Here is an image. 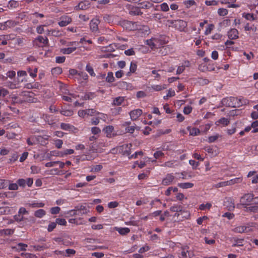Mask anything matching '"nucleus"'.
Here are the masks:
<instances>
[{
  "instance_id": "1",
  "label": "nucleus",
  "mask_w": 258,
  "mask_h": 258,
  "mask_svg": "<svg viewBox=\"0 0 258 258\" xmlns=\"http://www.w3.org/2000/svg\"><path fill=\"white\" fill-rule=\"evenodd\" d=\"M168 42V38L165 35H160L147 40L146 44L151 48L153 49L160 47Z\"/></svg>"
},
{
  "instance_id": "2",
  "label": "nucleus",
  "mask_w": 258,
  "mask_h": 258,
  "mask_svg": "<svg viewBox=\"0 0 258 258\" xmlns=\"http://www.w3.org/2000/svg\"><path fill=\"white\" fill-rule=\"evenodd\" d=\"M221 103L224 106L237 107L242 105L243 104H246V101L244 100L243 98H238L230 97L223 98L221 101Z\"/></svg>"
},
{
  "instance_id": "3",
  "label": "nucleus",
  "mask_w": 258,
  "mask_h": 258,
  "mask_svg": "<svg viewBox=\"0 0 258 258\" xmlns=\"http://www.w3.org/2000/svg\"><path fill=\"white\" fill-rule=\"evenodd\" d=\"M30 93L29 92L23 91L20 94V95L24 97H28V98H25L23 100L18 99V97L15 95H12L11 98L12 100L16 103H22L23 102H33L34 98L30 96Z\"/></svg>"
},
{
  "instance_id": "4",
  "label": "nucleus",
  "mask_w": 258,
  "mask_h": 258,
  "mask_svg": "<svg viewBox=\"0 0 258 258\" xmlns=\"http://www.w3.org/2000/svg\"><path fill=\"white\" fill-rule=\"evenodd\" d=\"M48 39L46 37L38 36L34 40L35 45L39 47H44L48 45Z\"/></svg>"
},
{
  "instance_id": "5",
  "label": "nucleus",
  "mask_w": 258,
  "mask_h": 258,
  "mask_svg": "<svg viewBox=\"0 0 258 258\" xmlns=\"http://www.w3.org/2000/svg\"><path fill=\"white\" fill-rule=\"evenodd\" d=\"M254 199L253 195L252 194H246L244 195L240 200V204L243 206H248Z\"/></svg>"
},
{
  "instance_id": "6",
  "label": "nucleus",
  "mask_w": 258,
  "mask_h": 258,
  "mask_svg": "<svg viewBox=\"0 0 258 258\" xmlns=\"http://www.w3.org/2000/svg\"><path fill=\"white\" fill-rule=\"evenodd\" d=\"M131 122L130 121H124L121 124V126L125 128V131L126 133L130 134H133L136 128L139 130V127H136V125L131 126Z\"/></svg>"
},
{
  "instance_id": "7",
  "label": "nucleus",
  "mask_w": 258,
  "mask_h": 258,
  "mask_svg": "<svg viewBox=\"0 0 258 258\" xmlns=\"http://www.w3.org/2000/svg\"><path fill=\"white\" fill-rule=\"evenodd\" d=\"M78 115L81 117H85L87 116H93L96 114V111L93 109H88L85 110H80L78 111Z\"/></svg>"
},
{
  "instance_id": "8",
  "label": "nucleus",
  "mask_w": 258,
  "mask_h": 258,
  "mask_svg": "<svg viewBox=\"0 0 258 258\" xmlns=\"http://www.w3.org/2000/svg\"><path fill=\"white\" fill-rule=\"evenodd\" d=\"M60 128L62 130L73 133H76L78 132V129L76 127L68 123H61Z\"/></svg>"
},
{
  "instance_id": "9",
  "label": "nucleus",
  "mask_w": 258,
  "mask_h": 258,
  "mask_svg": "<svg viewBox=\"0 0 258 258\" xmlns=\"http://www.w3.org/2000/svg\"><path fill=\"white\" fill-rule=\"evenodd\" d=\"M142 110L136 109L131 111L129 114L131 120H136L142 115Z\"/></svg>"
},
{
  "instance_id": "10",
  "label": "nucleus",
  "mask_w": 258,
  "mask_h": 258,
  "mask_svg": "<svg viewBox=\"0 0 258 258\" xmlns=\"http://www.w3.org/2000/svg\"><path fill=\"white\" fill-rule=\"evenodd\" d=\"M72 22L71 17L68 16H62L60 18V21L58 22V25L60 27H64L70 24Z\"/></svg>"
},
{
  "instance_id": "11",
  "label": "nucleus",
  "mask_w": 258,
  "mask_h": 258,
  "mask_svg": "<svg viewBox=\"0 0 258 258\" xmlns=\"http://www.w3.org/2000/svg\"><path fill=\"white\" fill-rule=\"evenodd\" d=\"M174 26L175 28L180 31H183L187 26L185 21L182 20H177L174 22Z\"/></svg>"
},
{
  "instance_id": "12",
  "label": "nucleus",
  "mask_w": 258,
  "mask_h": 258,
  "mask_svg": "<svg viewBox=\"0 0 258 258\" xmlns=\"http://www.w3.org/2000/svg\"><path fill=\"white\" fill-rule=\"evenodd\" d=\"M224 206H226L229 211H232L235 208L234 200L232 198H226L224 201Z\"/></svg>"
},
{
  "instance_id": "13",
  "label": "nucleus",
  "mask_w": 258,
  "mask_h": 258,
  "mask_svg": "<svg viewBox=\"0 0 258 258\" xmlns=\"http://www.w3.org/2000/svg\"><path fill=\"white\" fill-rule=\"evenodd\" d=\"M103 131L106 134L107 138H111L115 135L113 133L114 127L112 125H107L103 129Z\"/></svg>"
},
{
  "instance_id": "14",
  "label": "nucleus",
  "mask_w": 258,
  "mask_h": 258,
  "mask_svg": "<svg viewBox=\"0 0 258 258\" xmlns=\"http://www.w3.org/2000/svg\"><path fill=\"white\" fill-rule=\"evenodd\" d=\"M100 23L99 19L97 18L93 19L90 23V27L92 32H96L98 30V25Z\"/></svg>"
},
{
  "instance_id": "15",
  "label": "nucleus",
  "mask_w": 258,
  "mask_h": 258,
  "mask_svg": "<svg viewBox=\"0 0 258 258\" xmlns=\"http://www.w3.org/2000/svg\"><path fill=\"white\" fill-rule=\"evenodd\" d=\"M90 6V3L87 1H84L80 2L77 6L75 7L76 10H86Z\"/></svg>"
},
{
  "instance_id": "16",
  "label": "nucleus",
  "mask_w": 258,
  "mask_h": 258,
  "mask_svg": "<svg viewBox=\"0 0 258 258\" xmlns=\"http://www.w3.org/2000/svg\"><path fill=\"white\" fill-rule=\"evenodd\" d=\"M238 30L233 28L228 31L227 36L230 39H236L238 38Z\"/></svg>"
},
{
  "instance_id": "17",
  "label": "nucleus",
  "mask_w": 258,
  "mask_h": 258,
  "mask_svg": "<svg viewBox=\"0 0 258 258\" xmlns=\"http://www.w3.org/2000/svg\"><path fill=\"white\" fill-rule=\"evenodd\" d=\"M41 85L38 82L29 83L25 85L24 87L28 89H40L41 88Z\"/></svg>"
},
{
  "instance_id": "18",
  "label": "nucleus",
  "mask_w": 258,
  "mask_h": 258,
  "mask_svg": "<svg viewBox=\"0 0 258 258\" xmlns=\"http://www.w3.org/2000/svg\"><path fill=\"white\" fill-rule=\"evenodd\" d=\"M13 39L14 38H12L10 35H0V45H6L8 40Z\"/></svg>"
},
{
  "instance_id": "19",
  "label": "nucleus",
  "mask_w": 258,
  "mask_h": 258,
  "mask_svg": "<svg viewBox=\"0 0 258 258\" xmlns=\"http://www.w3.org/2000/svg\"><path fill=\"white\" fill-rule=\"evenodd\" d=\"M115 230L117 231L120 235H125L130 232V229L127 227H114Z\"/></svg>"
},
{
  "instance_id": "20",
  "label": "nucleus",
  "mask_w": 258,
  "mask_h": 258,
  "mask_svg": "<svg viewBox=\"0 0 258 258\" xmlns=\"http://www.w3.org/2000/svg\"><path fill=\"white\" fill-rule=\"evenodd\" d=\"M174 179L173 176L168 174L162 180L163 184L167 185L171 183Z\"/></svg>"
},
{
  "instance_id": "21",
  "label": "nucleus",
  "mask_w": 258,
  "mask_h": 258,
  "mask_svg": "<svg viewBox=\"0 0 258 258\" xmlns=\"http://www.w3.org/2000/svg\"><path fill=\"white\" fill-rule=\"evenodd\" d=\"M76 49V46L63 48L60 49V52L63 54H69L75 51Z\"/></svg>"
},
{
  "instance_id": "22",
  "label": "nucleus",
  "mask_w": 258,
  "mask_h": 258,
  "mask_svg": "<svg viewBox=\"0 0 258 258\" xmlns=\"http://www.w3.org/2000/svg\"><path fill=\"white\" fill-rule=\"evenodd\" d=\"M257 224L255 222L248 223L245 225L246 228V232H248L253 231V229L256 228Z\"/></svg>"
},
{
  "instance_id": "23",
  "label": "nucleus",
  "mask_w": 258,
  "mask_h": 258,
  "mask_svg": "<svg viewBox=\"0 0 258 258\" xmlns=\"http://www.w3.org/2000/svg\"><path fill=\"white\" fill-rule=\"evenodd\" d=\"M151 88L155 91H160L166 88V85L165 84L153 85Z\"/></svg>"
},
{
  "instance_id": "24",
  "label": "nucleus",
  "mask_w": 258,
  "mask_h": 258,
  "mask_svg": "<svg viewBox=\"0 0 258 258\" xmlns=\"http://www.w3.org/2000/svg\"><path fill=\"white\" fill-rule=\"evenodd\" d=\"M242 181V177H237L227 181L228 186L232 185L236 183H241Z\"/></svg>"
},
{
  "instance_id": "25",
  "label": "nucleus",
  "mask_w": 258,
  "mask_h": 258,
  "mask_svg": "<svg viewBox=\"0 0 258 258\" xmlns=\"http://www.w3.org/2000/svg\"><path fill=\"white\" fill-rule=\"evenodd\" d=\"M242 15V17L248 21H252L256 20V17H254V14L252 13H244Z\"/></svg>"
},
{
  "instance_id": "26",
  "label": "nucleus",
  "mask_w": 258,
  "mask_h": 258,
  "mask_svg": "<svg viewBox=\"0 0 258 258\" xmlns=\"http://www.w3.org/2000/svg\"><path fill=\"white\" fill-rule=\"evenodd\" d=\"M123 101L124 98L123 97L119 96L113 99L112 104L114 106H119L121 105Z\"/></svg>"
},
{
  "instance_id": "27",
  "label": "nucleus",
  "mask_w": 258,
  "mask_h": 258,
  "mask_svg": "<svg viewBox=\"0 0 258 258\" xmlns=\"http://www.w3.org/2000/svg\"><path fill=\"white\" fill-rule=\"evenodd\" d=\"M139 33L141 34L142 36L148 35L150 33L149 28L147 26H143L139 30Z\"/></svg>"
},
{
  "instance_id": "28",
  "label": "nucleus",
  "mask_w": 258,
  "mask_h": 258,
  "mask_svg": "<svg viewBox=\"0 0 258 258\" xmlns=\"http://www.w3.org/2000/svg\"><path fill=\"white\" fill-rule=\"evenodd\" d=\"M245 225H239L232 229V231L236 233L246 232Z\"/></svg>"
},
{
  "instance_id": "29",
  "label": "nucleus",
  "mask_w": 258,
  "mask_h": 258,
  "mask_svg": "<svg viewBox=\"0 0 258 258\" xmlns=\"http://www.w3.org/2000/svg\"><path fill=\"white\" fill-rule=\"evenodd\" d=\"M140 8L148 9L152 7V4L149 2L145 1L139 4Z\"/></svg>"
},
{
  "instance_id": "30",
  "label": "nucleus",
  "mask_w": 258,
  "mask_h": 258,
  "mask_svg": "<svg viewBox=\"0 0 258 258\" xmlns=\"http://www.w3.org/2000/svg\"><path fill=\"white\" fill-rule=\"evenodd\" d=\"M5 86L11 89H18V86L17 84H14V82L13 81H8L5 83Z\"/></svg>"
},
{
  "instance_id": "31",
  "label": "nucleus",
  "mask_w": 258,
  "mask_h": 258,
  "mask_svg": "<svg viewBox=\"0 0 258 258\" xmlns=\"http://www.w3.org/2000/svg\"><path fill=\"white\" fill-rule=\"evenodd\" d=\"M209 83V81L208 79L203 78H199L197 80L196 83L198 84L199 85L203 86L205 85H207Z\"/></svg>"
},
{
  "instance_id": "32",
  "label": "nucleus",
  "mask_w": 258,
  "mask_h": 258,
  "mask_svg": "<svg viewBox=\"0 0 258 258\" xmlns=\"http://www.w3.org/2000/svg\"><path fill=\"white\" fill-rule=\"evenodd\" d=\"M137 64L136 63H135L134 62H131V64H130V71L126 74V75L127 76H130L131 73H135L137 70Z\"/></svg>"
},
{
  "instance_id": "33",
  "label": "nucleus",
  "mask_w": 258,
  "mask_h": 258,
  "mask_svg": "<svg viewBox=\"0 0 258 258\" xmlns=\"http://www.w3.org/2000/svg\"><path fill=\"white\" fill-rule=\"evenodd\" d=\"M9 94V91L6 88L0 86V97H5Z\"/></svg>"
},
{
  "instance_id": "34",
  "label": "nucleus",
  "mask_w": 258,
  "mask_h": 258,
  "mask_svg": "<svg viewBox=\"0 0 258 258\" xmlns=\"http://www.w3.org/2000/svg\"><path fill=\"white\" fill-rule=\"evenodd\" d=\"M178 165V162L176 160H171L170 161L166 162L164 163L165 166L168 167H174L175 166Z\"/></svg>"
},
{
  "instance_id": "35",
  "label": "nucleus",
  "mask_w": 258,
  "mask_h": 258,
  "mask_svg": "<svg viewBox=\"0 0 258 258\" xmlns=\"http://www.w3.org/2000/svg\"><path fill=\"white\" fill-rule=\"evenodd\" d=\"M60 113L66 116H70L73 114V111L71 109H63L60 111Z\"/></svg>"
},
{
  "instance_id": "36",
  "label": "nucleus",
  "mask_w": 258,
  "mask_h": 258,
  "mask_svg": "<svg viewBox=\"0 0 258 258\" xmlns=\"http://www.w3.org/2000/svg\"><path fill=\"white\" fill-rule=\"evenodd\" d=\"M46 214L43 209H39L35 212L34 215L38 218H42Z\"/></svg>"
},
{
  "instance_id": "37",
  "label": "nucleus",
  "mask_w": 258,
  "mask_h": 258,
  "mask_svg": "<svg viewBox=\"0 0 258 258\" xmlns=\"http://www.w3.org/2000/svg\"><path fill=\"white\" fill-rule=\"evenodd\" d=\"M27 247V244L23 243H19L13 248H16L17 250H25Z\"/></svg>"
},
{
  "instance_id": "38",
  "label": "nucleus",
  "mask_w": 258,
  "mask_h": 258,
  "mask_svg": "<svg viewBox=\"0 0 258 258\" xmlns=\"http://www.w3.org/2000/svg\"><path fill=\"white\" fill-rule=\"evenodd\" d=\"M178 185L182 188L186 189L192 187L193 184L190 182H185L178 183Z\"/></svg>"
},
{
  "instance_id": "39",
  "label": "nucleus",
  "mask_w": 258,
  "mask_h": 258,
  "mask_svg": "<svg viewBox=\"0 0 258 258\" xmlns=\"http://www.w3.org/2000/svg\"><path fill=\"white\" fill-rule=\"evenodd\" d=\"M217 122L219 123V124H221L223 125L224 126H226L229 123L230 121L227 118L222 117V118H220V119H219L217 121Z\"/></svg>"
},
{
  "instance_id": "40",
  "label": "nucleus",
  "mask_w": 258,
  "mask_h": 258,
  "mask_svg": "<svg viewBox=\"0 0 258 258\" xmlns=\"http://www.w3.org/2000/svg\"><path fill=\"white\" fill-rule=\"evenodd\" d=\"M106 81L108 83H112L114 81V77L112 72H108L106 78Z\"/></svg>"
},
{
  "instance_id": "41",
  "label": "nucleus",
  "mask_w": 258,
  "mask_h": 258,
  "mask_svg": "<svg viewBox=\"0 0 258 258\" xmlns=\"http://www.w3.org/2000/svg\"><path fill=\"white\" fill-rule=\"evenodd\" d=\"M62 73V69L59 67H56L52 69L51 73L53 75L57 76Z\"/></svg>"
},
{
  "instance_id": "42",
  "label": "nucleus",
  "mask_w": 258,
  "mask_h": 258,
  "mask_svg": "<svg viewBox=\"0 0 258 258\" xmlns=\"http://www.w3.org/2000/svg\"><path fill=\"white\" fill-rule=\"evenodd\" d=\"M120 86L122 88L126 89L127 90H132L133 88V86L131 84L127 83L125 82H121L120 84Z\"/></svg>"
},
{
  "instance_id": "43",
  "label": "nucleus",
  "mask_w": 258,
  "mask_h": 258,
  "mask_svg": "<svg viewBox=\"0 0 258 258\" xmlns=\"http://www.w3.org/2000/svg\"><path fill=\"white\" fill-rule=\"evenodd\" d=\"M14 233V230L11 229L0 230V234L3 235H11Z\"/></svg>"
},
{
  "instance_id": "44",
  "label": "nucleus",
  "mask_w": 258,
  "mask_h": 258,
  "mask_svg": "<svg viewBox=\"0 0 258 258\" xmlns=\"http://www.w3.org/2000/svg\"><path fill=\"white\" fill-rule=\"evenodd\" d=\"M212 207V204L209 203L206 204H202L199 206V209L201 210H205L206 209H210Z\"/></svg>"
},
{
  "instance_id": "45",
  "label": "nucleus",
  "mask_w": 258,
  "mask_h": 258,
  "mask_svg": "<svg viewBox=\"0 0 258 258\" xmlns=\"http://www.w3.org/2000/svg\"><path fill=\"white\" fill-rule=\"evenodd\" d=\"M243 239H235L234 243L233 244L232 246H241L243 245Z\"/></svg>"
},
{
  "instance_id": "46",
  "label": "nucleus",
  "mask_w": 258,
  "mask_h": 258,
  "mask_svg": "<svg viewBox=\"0 0 258 258\" xmlns=\"http://www.w3.org/2000/svg\"><path fill=\"white\" fill-rule=\"evenodd\" d=\"M8 183H10V180L0 179V189L5 188L7 186Z\"/></svg>"
},
{
  "instance_id": "47",
  "label": "nucleus",
  "mask_w": 258,
  "mask_h": 258,
  "mask_svg": "<svg viewBox=\"0 0 258 258\" xmlns=\"http://www.w3.org/2000/svg\"><path fill=\"white\" fill-rule=\"evenodd\" d=\"M245 211L246 212H258V206H252L246 207Z\"/></svg>"
},
{
  "instance_id": "48",
  "label": "nucleus",
  "mask_w": 258,
  "mask_h": 258,
  "mask_svg": "<svg viewBox=\"0 0 258 258\" xmlns=\"http://www.w3.org/2000/svg\"><path fill=\"white\" fill-rule=\"evenodd\" d=\"M36 140L37 138L35 136H32L27 139V142L29 145H33L36 144Z\"/></svg>"
},
{
  "instance_id": "49",
  "label": "nucleus",
  "mask_w": 258,
  "mask_h": 258,
  "mask_svg": "<svg viewBox=\"0 0 258 258\" xmlns=\"http://www.w3.org/2000/svg\"><path fill=\"white\" fill-rule=\"evenodd\" d=\"M214 27H215L213 24H209L205 31V35H209V34H210L211 33L212 31L214 29Z\"/></svg>"
},
{
  "instance_id": "50",
  "label": "nucleus",
  "mask_w": 258,
  "mask_h": 258,
  "mask_svg": "<svg viewBox=\"0 0 258 258\" xmlns=\"http://www.w3.org/2000/svg\"><path fill=\"white\" fill-rule=\"evenodd\" d=\"M9 185V189L11 190H16L18 189V185L16 183H11V181L10 180V183Z\"/></svg>"
},
{
  "instance_id": "51",
  "label": "nucleus",
  "mask_w": 258,
  "mask_h": 258,
  "mask_svg": "<svg viewBox=\"0 0 258 258\" xmlns=\"http://www.w3.org/2000/svg\"><path fill=\"white\" fill-rule=\"evenodd\" d=\"M44 120L46 122H47L50 125H52L54 121L53 119V117L49 115H45L44 117Z\"/></svg>"
},
{
  "instance_id": "52",
  "label": "nucleus",
  "mask_w": 258,
  "mask_h": 258,
  "mask_svg": "<svg viewBox=\"0 0 258 258\" xmlns=\"http://www.w3.org/2000/svg\"><path fill=\"white\" fill-rule=\"evenodd\" d=\"M228 186L227 182L226 181H221L218 182L213 185V187L215 188H219L222 187H225Z\"/></svg>"
},
{
  "instance_id": "53",
  "label": "nucleus",
  "mask_w": 258,
  "mask_h": 258,
  "mask_svg": "<svg viewBox=\"0 0 258 258\" xmlns=\"http://www.w3.org/2000/svg\"><path fill=\"white\" fill-rule=\"evenodd\" d=\"M61 32L59 30L56 29H51V35L55 37H59L61 36Z\"/></svg>"
},
{
  "instance_id": "54",
  "label": "nucleus",
  "mask_w": 258,
  "mask_h": 258,
  "mask_svg": "<svg viewBox=\"0 0 258 258\" xmlns=\"http://www.w3.org/2000/svg\"><path fill=\"white\" fill-rule=\"evenodd\" d=\"M218 14L220 16H224L228 14V11L226 9L220 8L218 10Z\"/></svg>"
},
{
  "instance_id": "55",
  "label": "nucleus",
  "mask_w": 258,
  "mask_h": 258,
  "mask_svg": "<svg viewBox=\"0 0 258 258\" xmlns=\"http://www.w3.org/2000/svg\"><path fill=\"white\" fill-rule=\"evenodd\" d=\"M55 222L56 224H58L59 225L64 226L67 224V221L64 219L62 218H57L55 220Z\"/></svg>"
},
{
  "instance_id": "56",
  "label": "nucleus",
  "mask_w": 258,
  "mask_h": 258,
  "mask_svg": "<svg viewBox=\"0 0 258 258\" xmlns=\"http://www.w3.org/2000/svg\"><path fill=\"white\" fill-rule=\"evenodd\" d=\"M86 70L90 74V75L92 76H95V74L94 72L93 69L90 66V64H87L86 67Z\"/></svg>"
},
{
  "instance_id": "57",
  "label": "nucleus",
  "mask_w": 258,
  "mask_h": 258,
  "mask_svg": "<svg viewBox=\"0 0 258 258\" xmlns=\"http://www.w3.org/2000/svg\"><path fill=\"white\" fill-rule=\"evenodd\" d=\"M96 114L98 115V117L99 119H102L104 121H105L108 118V116H107V114H106L96 112Z\"/></svg>"
},
{
  "instance_id": "58",
  "label": "nucleus",
  "mask_w": 258,
  "mask_h": 258,
  "mask_svg": "<svg viewBox=\"0 0 258 258\" xmlns=\"http://www.w3.org/2000/svg\"><path fill=\"white\" fill-rule=\"evenodd\" d=\"M51 155L57 157H64L63 151H52L50 152Z\"/></svg>"
},
{
  "instance_id": "59",
  "label": "nucleus",
  "mask_w": 258,
  "mask_h": 258,
  "mask_svg": "<svg viewBox=\"0 0 258 258\" xmlns=\"http://www.w3.org/2000/svg\"><path fill=\"white\" fill-rule=\"evenodd\" d=\"M46 25H39L36 28V32L39 34H41L44 32V27L46 26Z\"/></svg>"
},
{
  "instance_id": "60",
  "label": "nucleus",
  "mask_w": 258,
  "mask_h": 258,
  "mask_svg": "<svg viewBox=\"0 0 258 258\" xmlns=\"http://www.w3.org/2000/svg\"><path fill=\"white\" fill-rule=\"evenodd\" d=\"M63 144L62 140L57 139L54 140V144L55 147L58 149H60L62 147Z\"/></svg>"
},
{
  "instance_id": "61",
  "label": "nucleus",
  "mask_w": 258,
  "mask_h": 258,
  "mask_svg": "<svg viewBox=\"0 0 258 258\" xmlns=\"http://www.w3.org/2000/svg\"><path fill=\"white\" fill-rule=\"evenodd\" d=\"M31 173L33 174L38 173L40 171V168L36 166H32L31 167Z\"/></svg>"
},
{
  "instance_id": "62",
  "label": "nucleus",
  "mask_w": 258,
  "mask_h": 258,
  "mask_svg": "<svg viewBox=\"0 0 258 258\" xmlns=\"http://www.w3.org/2000/svg\"><path fill=\"white\" fill-rule=\"evenodd\" d=\"M91 131L92 134L95 135L100 133L101 130L98 127L94 126L91 128Z\"/></svg>"
},
{
  "instance_id": "63",
  "label": "nucleus",
  "mask_w": 258,
  "mask_h": 258,
  "mask_svg": "<svg viewBox=\"0 0 258 258\" xmlns=\"http://www.w3.org/2000/svg\"><path fill=\"white\" fill-rule=\"evenodd\" d=\"M219 137V136L218 134H215L213 136H211L209 137L208 141L210 143H213L215 142L216 140H217L218 139Z\"/></svg>"
},
{
  "instance_id": "64",
  "label": "nucleus",
  "mask_w": 258,
  "mask_h": 258,
  "mask_svg": "<svg viewBox=\"0 0 258 258\" xmlns=\"http://www.w3.org/2000/svg\"><path fill=\"white\" fill-rule=\"evenodd\" d=\"M180 258H190L188 251L186 250V252L185 250H183L181 253Z\"/></svg>"
}]
</instances>
